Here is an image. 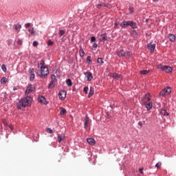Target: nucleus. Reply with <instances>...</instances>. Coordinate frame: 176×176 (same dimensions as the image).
I'll return each mask as SVG.
<instances>
[{"label": "nucleus", "mask_w": 176, "mask_h": 176, "mask_svg": "<svg viewBox=\"0 0 176 176\" xmlns=\"http://www.w3.org/2000/svg\"><path fill=\"white\" fill-rule=\"evenodd\" d=\"M87 142H88V144L89 145H95L96 144V140H94V139H93V138H87Z\"/></svg>", "instance_id": "20"}, {"label": "nucleus", "mask_w": 176, "mask_h": 176, "mask_svg": "<svg viewBox=\"0 0 176 176\" xmlns=\"http://www.w3.org/2000/svg\"><path fill=\"white\" fill-rule=\"evenodd\" d=\"M155 167H156V168H157V169L160 168V167H162V162H157V163L155 164Z\"/></svg>", "instance_id": "46"}, {"label": "nucleus", "mask_w": 176, "mask_h": 176, "mask_svg": "<svg viewBox=\"0 0 176 176\" xmlns=\"http://www.w3.org/2000/svg\"><path fill=\"white\" fill-rule=\"evenodd\" d=\"M8 127H9V129H10V130H13V126L12 125V124H10L9 126H8Z\"/></svg>", "instance_id": "58"}, {"label": "nucleus", "mask_w": 176, "mask_h": 176, "mask_svg": "<svg viewBox=\"0 0 176 176\" xmlns=\"http://www.w3.org/2000/svg\"><path fill=\"white\" fill-rule=\"evenodd\" d=\"M60 115H67V109L65 108L60 107Z\"/></svg>", "instance_id": "27"}, {"label": "nucleus", "mask_w": 176, "mask_h": 176, "mask_svg": "<svg viewBox=\"0 0 176 176\" xmlns=\"http://www.w3.org/2000/svg\"><path fill=\"white\" fill-rule=\"evenodd\" d=\"M46 131H47V133H48L49 134H53V130L52 129H50V128H47L46 129Z\"/></svg>", "instance_id": "41"}, {"label": "nucleus", "mask_w": 176, "mask_h": 176, "mask_svg": "<svg viewBox=\"0 0 176 176\" xmlns=\"http://www.w3.org/2000/svg\"><path fill=\"white\" fill-rule=\"evenodd\" d=\"M91 43H93V42H96V36H92L90 39Z\"/></svg>", "instance_id": "50"}, {"label": "nucleus", "mask_w": 176, "mask_h": 176, "mask_svg": "<svg viewBox=\"0 0 176 176\" xmlns=\"http://www.w3.org/2000/svg\"><path fill=\"white\" fill-rule=\"evenodd\" d=\"M34 90H35V87H32V84H28L25 89V94H30V93H32Z\"/></svg>", "instance_id": "9"}, {"label": "nucleus", "mask_w": 176, "mask_h": 176, "mask_svg": "<svg viewBox=\"0 0 176 176\" xmlns=\"http://www.w3.org/2000/svg\"><path fill=\"white\" fill-rule=\"evenodd\" d=\"M129 13H133L134 12V9L131 7H129Z\"/></svg>", "instance_id": "55"}, {"label": "nucleus", "mask_w": 176, "mask_h": 176, "mask_svg": "<svg viewBox=\"0 0 176 176\" xmlns=\"http://www.w3.org/2000/svg\"><path fill=\"white\" fill-rule=\"evenodd\" d=\"M41 69L38 71L37 74L40 78L46 79L47 75H49V66L45 65V60H41L40 61Z\"/></svg>", "instance_id": "1"}, {"label": "nucleus", "mask_w": 176, "mask_h": 176, "mask_svg": "<svg viewBox=\"0 0 176 176\" xmlns=\"http://www.w3.org/2000/svg\"><path fill=\"white\" fill-rule=\"evenodd\" d=\"M65 139V134L58 135V142H59V144L60 142H63V141H64Z\"/></svg>", "instance_id": "15"}, {"label": "nucleus", "mask_w": 176, "mask_h": 176, "mask_svg": "<svg viewBox=\"0 0 176 176\" xmlns=\"http://www.w3.org/2000/svg\"><path fill=\"white\" fill-rule=\"evenodd\" d=\"M121 28L126 29L127 27H131L133 30H135L138 28V25H137V23L133 21H123L120 23Z\"/></svg>", "instance_id": "3"}, {"label": "nucleus", "mask_w": 176, "mask_h": 176, "mask_svg": "<svg viewBox=\"0 0 176 176\" xmlns=\"http://www.w3.org/2000/svg\"><path fill=\"white\" fill-rule=\"evenodd\" d=\"M104 8H107L108 9H112V5L110 3H105Z\"/></svg>", "instance_id": "43"}, {"label": "nucleus", "mask_w": 176, "mask_h": 176, "mask_svg": "<svg viewBox=\"0 0 176 176\" xmlns=\"http://www.w3.org/2000/svg\"><path fill=\"white\" fill-rule=\"evenodd\" d=\"M13 90H14V91H15V90H17V87H13Z\"/></svg>", "instance_id": "60"}, {"label": "nucleus", "mask_w": 176, "mask_h": 176, "mask_svg": "<svg viewBox=\"0 0 176 176\" xmlns=\"http://www.w3.org/2000/svg\"><path fill=\"white\" fill-rule=\"evenodd\" d=\"M153 2H159V0H153Z\"/></svg>", "instance_id": "61"}, {"label": "nucleus", "mask_w": 176, "mask_h": 176, "mask_svg": "<svg viewBox=\"0 0 176 176\" xmlns=\"http://www.w3.org/2000/svg\"><path fill=\"white\" fill-rule=\"evenodd\" d=\"M29 32L32 35H34V34H35V30L34 29V28H32L29 29Z\"/></svg>", "instance_id": "38"}, {"label": "nucleus", "mask_w": 176, "mask_h": 176, "mask_svg": "<svg viewBox=\"0 0 176 176\" xmlns=\"http://www.w3.org/2000/svg\"><path fill=\"white\" fill-rule=\"evenodd\" d=\"M17 45H19V46H21V45H23V40L21 39H18V41H16Z\"/></svg>", "instance_id": "47"}, {"label": "nucleus", "mask_w": 176, "mask_h": 176, "mask_svg": "<svg viewBox=\"0 0 176 176\" xmlns=\"http://www.w3.org/2000/svg\"><path fill=\"white\" fill-rule=\"evenodd\" d=\"M94 95V88L90 87L89 92L88 94V98H90Z\"/></svg>", "instance_id": "22"}, {"label": "nucleus", "mask_w": 176, "mask_h": 176, "mask_svg": "<svg viewBox=\"0 0 176 176\" xmlns=\"http://www.w3.org/2000/svg\"><path fill=\"white\" fill-rule=\"evenodd\" d=\"M65 34V30H59V35H60V36H63Z\"/></svg>", "instance_id": "37"}, {"label": "nucleus", "mask_w": 176, "mask_h": 176, "mask_svg": "<svg viewBox=\"0 0 176 176\" xmlns=\"http://www.w3.org/2000/svg\"><path fill=\"white\" fill-rule=\"evenodd\" d=\"M57 82V78L56 77V75L52 74L51 75V82L48 85V89H53L54 87V82Z\"/></svg>", "instance_id": "6"}, {"label": "nucleus", "mask_w": 176, "mask_h": 176, "mask_svg": "<svg viewBox=\"0 0 176 176\" xmlns=\"http://www.w3.org/2000/svg\"><path fill=\"white\" fill-rule=\"evenodd\" d=\"M130 34L132 36H137V35H138V32H137V30H131L130 31Z\"/></svg>", "instance_id": "24"}, {"label": "nucleus", "mask_w": 176, "mask_h": 176, "mask_svg": "<svg viewBox=\"0 0 176 176\" xmlns=\"http://www.w3.org/2000/svg\"><path fill=\"white\" fill-rule=\"evenodd\" d=\"M54 43L52 41V40H48L47 41V45H48V46H53V44H54Z\"/></svg>", "instance_id": "39"}, {"label": "nucleus", "mask_w": 176, "mask_h": 176, "mask_svg": "<svg viewBox=\"0 0 176 176\" xmlns=\"http://www.w3.org/2000/svg\"><path fill=\"white\" fill-rule=\"evenodd\" d=\"M168 38L170 42H175V35L173 34H169Z\"/></svg>", "instance_id": "18"}, {"label": "nucleus", "mask_w": 176, "mask_h": 176, "mask_svg": "<svg viewBox=\"0 0 176 176\" xmlns=\"http://www.w3.org/2000/svg\"><path fill=\"white\" fill-rule=\"evenodd\" d=\"M67 97V92L64 90H60L58 92V98L61 101H64Z\"/></svg>", "instance_id": "8"}, {"label": "nucleus", "mask_w": 176, "mask_h": 176, "mask_svg": "<svg viewBox=\"0 0 176 176\" xmlns=\"http://www.w3.org/2000/svg\"><path fill=\"white\" fill-rule=\"evenodd\" d=\"M83 91L84 93H85V94H87V93L89 92V87H85L83 88Z\"/></svg>", "instance_id": "45"}, {"label": "nucleus", "mask_w": 176, "mask_h": 176, "mask_svg": "<svg viewBox=\"0 0 176 176\" xmlns=\"http://www.w3.org/2000/svg\"><path fill=\"white\" fill-rule=\"evenodd\" d=\"M138 124V126H140V127L141 129V127H142V126H143L142 121H139Z\"/></svg>", "instance_id": "56"}, {"label": "nucleus", "mask_w": 176, "mask_h": 176, "mask_svg": "<svg viewBox=\"0 0 176 176\" xmlns=\"http://www.w3.org/2000/svg\"><path fill=\"white\" fill-rule=\"evenodd\" d=\"M102 6H104L105 8V3H100L97 6V8L98 9H101V8H102Z\"/></svg>", "instance_id": "36"}, {"label": "nucleus", "mask_w": 176, "mask_h": 176, "mask_svg": "<svg viewBox=\"0 0 176 176\" xmlns=\"http://www.w3.org/2000/svg\"><path fill=\"white\" fill-rule=\"evenodd\" d=\"M19 102V103L16 105L17 109H21V107L27 108V107H29V105L32 104V98H31V96L24 97L21 99Z\"/></svg>", "instance_id": "2"}, {"label": "nucleus", "mask_w": 176, "mask_h": 176, "mask_svg": "<svg viewBox=\"0 0 176 176\" xmlns=\"http://www.w3.org/2000/svg\"><path fill=\"white\" fill-rule=\"evenodd\" d=\"M57 72H58V69L57 68V65H56L52 69V74H57Z\"/></svg>", "instance_id": "33"}, {"label": "nucleus", "mask_w": 176, "mask_h": 176, "mask_svg": "<svg viewBox=\"0 0 176 176\" xmlns=\"http://www.w3.org/2000/svg\"><path fill=\"white\" fill-rule=\"evenodd\" d=\"M6 82H8V78H6V77H3L0 80V83H1V85H5L6 83Z\"/></svg>", "instance_id": "29"}, {"label": "nucleus", "mask_w": 176, "mask_h": 176, "mask_svg": "<svg viewBox=\"0 0 176 176\" xmlns=\"http://www.w3.org/2000/svg\"><path fill=\"white\" fill-rule=\"evenodd\" d=\"M28 72H29V74H30V75H34V74H35V73H34V68H30L29 69V71H28Z\"/></svg>", "instance_id": "42"}, {"label": "nucleus", "mask_w": 176, "mask_h": 176, "mask_svg": "<svg viewBox=\"0 0 176 176\" xmlns=\"http://www.w3.org/2000/svg\"><path fill=\"white\" fill-rule=\"evenodd\" d=\"M87 159H89V162H91V160H90V158L91 157V152L88 151L87 153Z\"/></svg>", "instance_id": "34"}, {"label": "nucleus", "mask_w": 176, "mask_h": 176, "mask_svg": "<svg viewBox=\"0 0 176 176\" xmlns=\"http://www.w3.org/2000/svg\"><path fill=\"white\" fill-rule=\"evenodd\" d=\"M161 115H163V116H168L170 113L167 112V110L166 109H161Z\"/></svg>", "instance_id": "21"}, {"label": "nucleus", "mask_w": 176, "mask_h": 176, "mask_svg": "<svg viewBox=\"0 0 176 176\" xmlns=\"http://www.w3.org/2000/svg\"><path fill=\"white\" fill-rule=\"evenodd\" d=\"M38 101L40 102V104H43L44 105H47V104H49V102L46 100V98L43 96H38Z\"/></svg>", "instance_id": "11"}, {"label": "nucleus", "mask_w": 176, "mask_h": 176, "mask_svg": "<svg viewBox=\"0 0 176 176\" xmlns=\"http://www.w3.org/2000/svg\"><path fill=\"white\" fill-rule=\"evenodd\" d=\"M149 72H151V70H142L140 72V74L141 75H148V74H149Z\"/></svg>", "instance_id": "26"}, {"label": "nucleus", "mask_w": 176, "mask_h": 176, "mask_svg": "<svg viewBox=\"0 0 176 176\" xmlns=\"http://www.w3.org/2000/svg\"><path fill=\"white\" fill-rule=\"evenodd\" d=\"M65 152H69V148H66L64 150Z\"/></svg>", "instance_id": "59"}, {"label": "nucleus", "mask_w": 176, "mask_h": 176, "mask_svg": "<svg viewBox=\"0 0 176 176\" xmlns=\"http://www.w3.org/2000/svg\"><path fill=\"white\" fill-rule=\"evenodd\" d=\"M142 104L144 105L146 111H151L153 107V102H152L151 100L149 102H144Z\"/></svg>", "instance_id": "7"}, {"label": "nucleus", "mask_w": 176, "mask_h": 176, "mask_svg": "<svg viewBox=\"0 0 176 176\" xmlns=\"http://www.w3.org/2000/svg\"><path fill=\"white\" fill-rule=\"evenodd\" d=\"M139 171H140V174H144V169L143 168H140L139 170Z\"/></svg>", "instance_id": "57"}, {"label": "nucleus", "mask_w": 176, "mask_h": 176, "mask_svg": "<svg viewBox=\"0 0 176 176\" xmlns=\"http://www.w3.org/2000/svg\"><path fill=\"white\" fill-rule=\"evenodd\" d=\"M160 96H161V97H164V96H167V94H166V91H164V89H163L160 92Z\"/></svg>", "instance_id": "32"}, {"label": "nucleus", "mask_w": 176, "mask_h": 176, "mask_svg": "<svg viewBox=\"0 0 176 176\" xmlns=\"http://www.w3.org/2000/svg\"><path fill=\"white\" fill-rule=\"evenodd\" d=\"M151 101V95L148 93L144 94V96L142 98L141 103L148 102Z\"/></svg>", "instance_id": "10"}, {"label": "nucleus", "mask_w": 176, "mask_h": 176, "mask_svg": "<svg viewBox=\"0 0 176 176\" xmlns=\"http://www.w3.org/2000/svg\"><path fill=\"white\" fill-rule=\"evenodd\" d=\"M7 43L8 45V46H10V45H12V43H13V40H12V39L7 40Z\"/></svg>", "instance_id": "49"}, {"label": "nucleus", "mask_w": 176, "mask_h": 176, "mask_svg": "<svg viewBox=\"0 0 176 176\" xmlns=\"http://www.w3.org/2000/svg\"><path fill=\"white\" fill-rule=\"evenodd\" d=\"M2 122L4 126H8V121L6 120V119H3Z\"/></svg>", "instance_id": "51"}, {"label": "nucleus", "mask_w": 176, "mask_h": 176, "mask_svg": "<svg viewBox=\"0 0 176 176\" xmlns=\"http://www.w3.org/2000/svg\"><path fill=\"white\" fill-rule=\"evenodd\" d=\"M119 25V22L116 21V22L114 23V28H118Z\"/></svg>", "instance_id": "52"}, {"label": "nucleus", "mask_w": 176, "mask_h": 176, "mask_svg": "<svg viewBox=\"0 0 176 176\" xmlns=\"http://www.w3.org/2000/svg\"><path fill=\"white\" fill-rule=\"evenodd\" d=\"M97 63L98 64H101V65H102V64H104V58H98L97 59Z\"/></svg>", "instance_id": "30"}, {"label": "nucleus", "mask_w": 176, "mask_h": 176, "mask_svg": "<svg viewBox=\"0 0 176 176\" xmlns=\"http://www.w3.org/2000/svg\"><path fill=\"white\" fill-rule=\"evenodd\" d=\"M131 53L130 51H124V50H120L117 52L118 57H129Z\"/></svg>", "instance_id": "5"}, {"label": "nucleus", "mask_w": 176, "mask_h": 176, "mask_svg": "<svg viewBox=\"0 0 176 176\" xmlns=\"http://www.w3.org/2000/svg\"><path fill=\"white\" fill-rule=\"evenodd\" d=\"M1 69L3 71V72H4L5 74H6L8 69L6 68V65H5V64H3L1 65Z\"/></svg>", "instance_id": "31"}, {"label": "nucleus", "mask_w": 176, "mask_h": 176, "mask_svg": "<svg viewBox=\"0 0 176 176\" xmlns=\"http://www.w3.org/2000/svg\"><path fill=\"white\" fill-rule=\"evenodd\" d=\"M164 90L165 91L166 96L171 94V87H166L164 88Z\"/></svg>", "instance_id": "19"}, {"label": "nucleus", "mask_w": 176, "mask_h": 176, "mask_svg": "<svg viewBox=\"0 0 176 176\" xmlns=\"http://www.w3.org/2000/svg\"><path fill=\"white\" fill-rule=\"evenodd\" d=\"M25 27L26 28H30V27H31V23H27L25 24Z\"/></svg>", "instance_id": "53"}, {"label": "nucleus", "mask_w": 176, "mask_h": 176, "mask_svg": "<svg viewBox=\"0 0 176 176\" xmlns=\"http://www.w3.org/2000/svg\"><path fill=\"white\" fill-rule=\"evenodd\" d=\"M13 29L17 32H20V30H21V25H20V23H18L16 25H14L13 26Z\"/></svg>", "instance_id": "16"}, {"label": "nucleus", "mask_w": 176, "mask_h": 176, "mask_svg": "<svg viewBox=\"0 0 176 176\" xmlns=\"http://www.w3.org/2000/svg\"><path fill=\"white\" fill-rule=\"evenodd\" d=\"M146 21H148V19H146Z\"/></svg>", "instance_id": "63"}, {"label": "nucleus", "mask_w": 176, "mask_h": 176, "mask_svg": "<svg viewBox=\"0 0 176 176\" xmlns=\"http://www.w3.org/2000/svg\"><path fill=\"white\" fill-rule=\"evenodd\" d=\"M8 135H6V138H8Z\"/></svg>", "instance_id": "62"}, {"label": "nucleus", "mask_w": 176, "mask_h": 176, "mask_svg": "<svg viewBox=\"0 0 176 176\" xmlns=\"http://www.w3.org/2000/svg\"><path fill=\"white\" fill-rule=\"evenodd\" d=\"M147 49L150 50L151 53H153V52H155V49H156V44H152V43H149L147 44Z\"/></svg>", "instance_id": "12"}, {"label": "nucleus", "mask_w": 176, "mask_h": 176, "mask_svg": "<svg viewBox=\"0 0 176 176\" xmlns=\"http://www.w3.org/2000/svg\"><path fill=\"white\" fill-rule=\"evenodd\" d=\"M35 79V74H30V80L32 82Z\"/></svg>", "instance_id": "44"}, {"label": "nucleus", "mask_w": 176, "mask_h": 176, "mask_svg": "<svg viewBox=\"0 0 176 176\" xmlns=\"http://www.w3.org/2000/svg\"><path fill=\"white\" fill-rule=\"evenodd\" d=\"M85 76L87 77L88 82H90L93 79V74L91 72H85Z\"/></svg>", "instance_id": "14"}, {"label": "nucleus", "mask_w": 176, "mask_h": 176, "mask_svg": "<svg viewBox=\"0 0 176 176\" xmlns=\"http://www.w3.org/2000/svg\"><path fill=\"white\" fill-rule=\"evenodd\" d=\"M107 32H104L100 35V38H99L100 42H102L103 41H107Z\"/></svg>", "instance_id": "17"}, {"label": "nucleus", "mask_w": 176, "mask_h": 176, "mask_svg": "<svg viewBox=\"0 0 176 176\" xmlns=\"http://www.w3.org/2000/svg\"><path fill=\"white\" fill-rule=\"evenodd\" d=\"M66 85L68 86V87H71V86H72L73 85L72 80H71L70 78H67L66 80Z\"/></svg>", "instance_id": "25"}, {"label": "nucleus", "mask_w": 176, "mask_h": 176, "mask_svg": "<svg viewBox=\"0 0 176 176\" xmlns=\"http://www.w3.org/2000/svg\"><path fill=\"white\" fill-rule=\"evenodd\" d=\"M80 57H85V51L83 48H82V45L80 46V51H79Z\"/></svg>", "instance_id": "23"}, {"label": "nucleus", "mask_w": 176, "mask_h": 176, "mask_svg": "<svg viewBox=\"0 0 176 176\" xmlns=\"http://www.w3.org/2000/svg\"><path fill=\"white\" fill-rule=\"evenodd\" d=\"M3 133V127L2 126V124H0V135H2Z\"/></svg>", "instance_id": "48"}, {"label": "nucleus", "mask_w": 176, "mask_h": 176, "mask_svg": "<svg viewBox=\"0 0 176 176\" xmlns=\"http://www.w3.org/2000/svg\"><path fill=\"white\" fill-rule=\"evenodd\" d=\"M89 120H90V118H89V116H85V119H84V129L85 130H87V128L89 127Z\"/></svg>", "instance_id": "13"}, {"label": "nucleus", "mask_w": 176, "mask_h": 176, "mask_svg": "<svg viewBox=\"0 0 176 176\" xmlns=\"http://www.w3.org/2000/svg\"><path fill=\"white\" fill-rule=\"evenodd\" d=\"M157 69H162V71H166V72H168L169 74H171L173 72V67L167 65H157Z\"/></svg>", "instance_id": "4"}, {"label": "nucleus", "mask_w": 176, "mask_h": 176, "mask_svg": "<svg viewBox=\"0 0 176 176\" xmlns=\"http://www.w3.org/2000/svg\"><path fill=\"white\" fill-rule=\"evenodd\" d=\"M120 76H121V75L118 74V73L113 74V79H116L117 80H119V78H120Z\"/></svg>", "instance_id": "28"}, {"label": "nucleus", "mask_w": 176, "mask_h": 176, "mask_svg": "<svg viewBox=\"0 0 176 176\" xmlns=\"http://www.w3.org/2000/svg\"><path fill=\"white\" fill-rule=\"evenodd\" d=\"M87 64H90L91 63V56H88L87 57Z\"/></svg>", "instance_id": "40"}, {"label": "nucleus", "mask_w": 176, "mask_h": 176, "mask_svg": "<svg viewBox=\"0 0 176 176\" xmlns=\"http://www.w3.org/2000/svg\"><path fill=\"white\" fill-rule=\"evenodd\" d=\"M38 41H34L33 42V46H34V47H36V46H38Z\"/></svg>", "instance_id": "54"}, {"label": "nucleus", "mask_w": 176, "mask_h": 176, "mask_svg": "<svg viewBox=\"0 0 176 176\" xmlns=\"http://www.w3.org/2000/svg\"><path fill=\"white\" fill-rule=\"evenodd\" d=\"M98 47V45L96 43H93L92 50H97Z\"/></svg>", "instance_id": "35"}]
</instances>
